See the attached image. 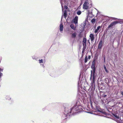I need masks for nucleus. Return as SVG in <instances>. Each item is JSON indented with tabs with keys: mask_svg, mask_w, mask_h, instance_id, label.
Listing matches in <instances>:
<instances>
[{
	"mask_svg": "<svg viewBox=\"0 0 123 123\" xmlns=\"http://www.w3.org/2000/svg\"><path fill=\"white\" fill-rule=\"evenodd\" d=\"M97 60H93L91 66L92 70L91 71L90 79L91 82L89 88L90 90L88 94L90 100V102L88 103H90L91 107L95 112L101 113L106 115H109V114L107 113L104 109L101 108L100 104H98V102L96 100L94 94L96 88L95 81L97 75Z\"/></svg>",
	"mask_w": 123,
	"mask_h": 123,
	"instance_id": "f257e3e1",
	"label": "nucleus"
},
{
	"mask_svg": "<svg viewBox=\"0 0 123 123\" xmlns=\"http://www.w3.org/2000/svg\"><path fill=\"white\" fill-rule=\"evenodd\" d=\"M80 104L79 100L78 99L71 108L70 107V105L67 104L64 105L62 108L64 110L63 114L62 116V119L66 120L68 117L69 118L72 115H74L77 113L84 111L82 106Z\"/></svg>",
	"mask_w": 123,
	"mask_h": 123,
	"instance_id": "f03ea898",
	"label": "nucleus"
},
{
	"mask_svg": "<svg viewBox=\"0 0 123 123\" xmlns=\"http://www.w3.org/2000/svg\"><path fill=\"white\" fill-rule=\"evenodd\" d=\"M84 75L83 73H80V75L79 77L78 78L79 80L78 82V93L79 94V93H81L82 91H83L81 89H82V84H81V82L82 81L83 82V80H84V78H84Z\"/></svg>",
	"mask_w": 123,
	"mask_h": 123,
	"instance_id": "7ed1b4c3",
	"label": "nucleus"
},
{
	"mask_svg": "<svg viewBox=\"0 0 123 123\" xmlns=\"http://www.w3.org/2000/svg\"><path fill=\"white\" fill-rule=\"evenodd\" d=\"M62 69H60L59 70H58L56 71L55 72V73H53L54 72H53L52 73V74H54V75L53 76V75L51 76H52V77H55L56 76H57V74L58 75H59L61 74L62 73Z\"/></svg>",
	"mask_w": 123,
	"mask_h": 123,
	"instance_id": "20e7f679",
	"label": "nucleus"
},
{
	"mask_svg": "<svg viewBox=\"0 0 123 123\" xmlns=\"http://www.w3.org/2000/svg\"><path fill=\"white\" fill-rule=\"evenodd\" d=\"M115 100L113 98L109 97L105 100V103L107 104H108L110 102H114Z\"/></svg>",
	"mask_w": 123,
	"mask_h": 123,
	"instance_id": "39448f33",
	"label": "nucleus"
},
{
	"mask_svg": "<svg viewBox=\"0 0 123 123\" xmlns=\"http://www.w3.org/2000/svg\"><path fill=\"white\" fill-rule=\"evenodd\" d=\"M87 21L86 20L85 21H84L83 23H82L81 24V26L82 27V29L80 30L81 32H82L83 31L85 30V27L86 24V21Z\"/></svg>",
	"mask_w": 123,
	"mask_h": 123,
	"instance_id": "423d86ee",
	"label": "nucleus"
},
{
	"mask_svg": "<svg viewBox=\"0 0 123 123\" xmlns=\"http://www.w3.org/2000/svg\"><path fill=\"white\" fill-rule=\"evenodd\" d=\"M104 43L102 40H101L98 45V49H101L103 46Z\"/></svg>",
	"mask_w": 123,
	"mask_h": 123,
	"instance_id": "0eeeda50",
	"label": "nucleus"
},
{
	"mask_svg": "<svg viewBox=\"0 0 123 123\" xmlns=\"http://www.w3.org/2000/svg\"><path fill=\"white\" fill-rule=\"evenodd\" d=\"M100 94L101 97L103 98H105L107 97V93H105L104 92L100 91Z\"/></svg>",
	"mask_w": 123,
	"mask_h": 123,
	"instance_id": "6e6552de",
	"label": "nucleus"
},
{
	"mask_svg": "<svg viewBox=\"0 0 123 123\" xmlns=\"http://www.w3.org/2000/svg\"><path fill=\"white\" fill-rule=\"evenodd\" d=\"M78 17L76 16L73 19V22L76 25L78 24Z\"/></svg>",
	"mask_w": 123,
	"mask_h": 123,
	"instance_id": "1a4fd4ad",
	"label": "nucleus"
},
{
	"mask_svg": "<svg viewBox=\"0 0 123 123\" xmlns=\"http://www.w3.org/2000/svg\"><path fill=\"white\" fill-rule=\"evenodd\" d=\"M5 97L6 100H8L9 101V102L10 104H11L13 102V100L9 96H6Z\"/></svg>",
	"mask_w": 123,
	"mask_h": 123,
	"instance_id": "9d476101",
	"label": "nucleus"
},
{
	"mask_svg": "<svg viewBox=\"0 0 123 123\" xmlns=\"http://www.w3.org/2000/svg\"><path fill=\"white\" fill-rule=\"evenodd\" d=\"M63 23L61 22L60 23L59 26V30L61 33H62L63 31Z\"/></svg>",
	"mask_w": 123,
	"mask_h": 123,
	"instance_id": "9b49d317",
	"label": "nucleus"
},
{
	"mask_svg": "<svg viewBox=\"0 0 123 123\" xmlns=\"http://www.w3.org/2000/svg\"><path fill=\"white\" fill-rule=\"evenodd\" d=\"M99 88L100 89L102 90H104L106 89V88H108L107 87H106V85L105 84L102 85H99Z\"/></svg>",
	"mask_w": 123,
	"mask_h": 123,
	"instance_id": "f8f14e48",
	"label": "nucleus"
},
{
	"mask_svg": "<svg viewBox=\"0 0 123 123\" xmlns=\"http://www.w3.org/2000/svg\"><path fill=\"white\" fill-rule=\"evenodd\" d=\"M89 37H90V39L92 41H93L94 39V35L91 33L90 34Z\"/></svg>",
	"mask_w": 123,
	"mask_h": 123,
	"instance_id": "ddd939ff",
	"label": "nucleus"
},
{
	"mask_svg": "<svg viewBox=\"0 0 123 123\" xmlns=\"http://www.w3.org/2000/svg\"><path fill=\"white\" fill-rule=\"evenodd\" d=\"M77 34L76 32H74L72 33L71 35V37L72 38L74 39V38L76 37Z\"/></svg>",
	"mask_w": 123,
	"mask_h": 123,
	"instance_id": "4468645a",
	"label": "nucleus"
},
{
	"mask_svg": "<svg viewBox=\"0 0 123 123\" xmlns=\"http://www.w3.org/2000/svg\"><path fill=\"white\" fill-rule=\"evenodd\" d=\"M86 41L87 39L86 37H84L83 38L82 44L85 45L86 44Z\"/></svg>",
	"mask_w": 123,
	"mask_h": 123,
	"instance_id": "2eb2a0df",
	"label": "nucleus"
},
{
	"mask_svg": "<svg viewBox=\"0 0 123 123\" xmlns=\"http://www.w3.org/2000/svg\"><path fill=\"white\" fill-rule=\"evenodd\" d=\"M90 15H92L93 16V17H94V16L92 14V11L91 12H90L89 10H88V13L87 15V17L88 18V17H90V18H92V16H89Z\"/></svg>",
	"mask_w": 123,
	"mask_h": 123,
	"instance_id": "dca6fc26",
	"label": "nucleus"
},
{
	"mask_svg": "<svg viewBox=\"0 0 123 123\" xmlns=\"http://www.w3.org/2000/svg\"><path fill=\"white\" fill-rule=\"evenodd\" d=\"M78 36L79 38L77 40L78 41H79L80 38L83 37L82 33H81V32H80L78 35Z\"/></svg>",
	"mask_w": 123,
	"mask_h": 123,
	"instance_id": "f3484780",
	"label": "nucleus"
},
{
	"mask_svg": "<svg viewBox=\"0 0 123 123\" xmlns=\"http://www.w3.org/2000/svg\"><path fill=\"white\" fill-rule=\"evenodd\" d=\"M63 12L62 14V16H63L64 18H66L67 16V12L65 10L64 12Z\"/></svg>",
	"mask_w": 123,
	"mask_h": 123,
	"instance_id": "a211bd4d",
	"label": "nucleus"
},
{
	"mask_svg": "<svg viewBox=\"0 0 123 123\" xmlns=\"http://www.w3.org/2000/svg\"><path fill=\"white\" fill-rule=\"evenodd\" d=\"M111 114H112V116L116 118L117 119L119 118V116H118L116 113L112 112Z\"/></svg>",
	"mask_w": 123,
	"mask_h": 123,
	"instance_id": "6ab92c4d",
	"label": "nucleus"
},
{
	"mask_svg": "<svg viewBox=\"0 0 123 123\" xmlns=\"http://www.w3.org/2000/svg\"><path fill=\"white\" fill-rule=\"evenodd\" d=\"M104 82L106 83L107 85L109 84L110 82L109 80L107 78H105L104 80Z\"/></svg>",
	"mask_w": 123,
	"mask_h": 123,
	"instance_id": "aec40b11",
	"label": "nucleus"
},
{
	"mask_svg": "<svg viewBox=\"0 0 123 123\" xmlns=\"http://www.w3.org/2000/svg\"><path fill=\"white\" fill-rule=\"evenodd\" d=\"M103 68L105 72L107 73H108L109 71L107 69L105 65H103Z\"/></svg>",
	"mask_w": 123,
	"mask_h": 123,
	"instance_id": "412c9836",
	"label": "nucleus"
},
{
	"mask_svg": "<svg viewBox=\"0 0 123 123\" xmlns=\"http://www.w3.org/2000/svg\"><path fill=\"white\" fill-rule=\"evenodd\" d=\"M89 6H86L85 5L84 6V5H83V9H84L87 10L88 9Z\"/></svg>",
	"mask_w": 123,
	"mask_h": 123,
	"instance_id": "4be33fe9",
	"label": "nucleus"
},
{
	"mask_svg": "<svg viewBox=\"0 0 123 123\" xmlns=\"http://www.w3.org/2000/svg\"><path fill=\"white\" fill-rule=\"evenodd\" d=\"M113 23L112 22L111 23L110 25H109L108 26V28H112L113 26H114V25Z\"/></svg>",
	"mask_w": 123,
	"mask_h": 123,
	"instance_id": "5701e85b",
	"label": "nucleus"
},
{
	"mask_svg": "<svg viewBox=\"0 0 123 123\" xmlns=\"http://www.w3.org/2000/svg\"><path fill=\"white\" fill-rule=\"evenodd\" d=\"M70 27L72 29L75 30L76 29V27L74 26V25L73 24H71L70 25Z\"/></svg>",
	"mask_w": 123,
	"mask_h": 123,
	"instance_id": "b1692460",
	"label": "nucleus"
},
{
	"mask_svg": "<svg viewBox=\"0 0 123 123\" xmlns=\"http://www.w3.org/2000/svg\"><path fill=\"white\" fill-rule=\"evenodd\" d=\"M117 22H118V23H120L121 24H123V19H119Z\"/></svg>",
	"mask_w": 123,
	"mask_h": 123,
	"instance_id": "393cba45",
	"label": "nucleus"
},
{
	"mask_svg": "<svg viewBox=\"0 0 123 123\" xmlns=\"http://www.w3.org/2000/svg\"><path fill=\"white\" fill-rule=\"evenodd\" d=\"M88 60V57L87 55H85V57L84 59V62L86 63Z\"/></svg>",
	"mask_w": 123,
	"mask_h": 123,
	"instance_id": "a878e982",
	"label": "nucleus"
},
{
	"mask_svg": "<svg viewBox=\"0 0 123 123\" xmlns=\"http://www.w3.org/2000/svg\"><path fill=\"white\" fill-rule=\"evenodd\" d=\"M109 28H108V27L106 28L105 30V31H104V33L103 35H105L107 33L108 30H109Z\"/></svg>",
	"mask_w": 123,
	"mask_h": 123,
	"instance_id": "bb28decb",
	"label": "nucleus"
},
{
	"mask_svg": "<svg viewBox=\"0 0 123 123\" xmlns=\"http://www.w3.org/2000/svg\"><path fill=\"white\" fill-rule=\"evenodd\" d=\"M89 4V3L88 1H85L84 2V3L83 5H84V6L85 5L88 6Z\"/></svg>",
	"mask_w": 123,
	"mask_h": 123,
	"instance_id": "cd10ccee",
	"label": "nucleus"
},
{
	"mask_svg": "<svg viewBox=\"0 0 123 123\" xmlns=\"http://www.w3.org/2000/svg\"><path fill=\"white\" fill-rule=\"evenodd\" d=\"M81 12L80 10H78L77 12V13L78 15H80L81 13Z\"/></svg>",
	"mask_w": 123,
	"mask_h": 123,
	"instance_id": "c85d7f7f",
	"label": "nucleus"
},
{
	"mask_svg": "<svg viewBox=\"0 0 123 123\" xmlns=\"http://www.w3.org/2000/svg\"><path fill=\"white\" fill-rule=\"evenodd\" d=\"M83 48L82 49V50H84L85 51V49L86 48V45H83Z\"/></svg>",
	"mask_w": 123,
	"mask_h": 123,
	"instance_id": "c756f323",
	"label": "nucleus"
},
{
	"mask_svg": "<svg viewBox=\"0 0 123 123\" xmlns=\"http://www.w3.org/2000/svg\"><path fill=\"white\" fill-rule=\"evenodd\" d=\"M117 42L118 43L117 46V47H118L120 45V38H118V40L117 41Z\"/></svg>",
	"mask_w": 123,
	"mask_h": 123,
	"instance_id": "7c9ffc66",
	"label": "nucleus"
},
{
	"mask_svg": "<svg viewBox=\"0 0 123 123\" xmlns=\"http://www.w3.org/2000/svg\"><path fill=\"white\" fill-rule=\"evenodd\" d=\"M101 28V26H98L97 27V30H98V31H99L100 30Z\"/></svg>",
	"mask_w": 123,
	"mask_h": 123,
	"instance_id": "2f4dec72",
	"label": "nucleus"
},
{
	"mask_svg": "<svg viewBox=\"0 0 123 123\" xmlns=\"http://www.w3.org/2000/svg\"><path fill=\"white\" fill-rule=\"evenodd\" d=\"M43 60L42 59H39V60L38 61L39 62V63H43Z\"/></svg>",
	"mask_w": 123,
	"mask_h": 123,
	"instance_id": "473e14b6",
	"label": "nucleus"
},
{
	"mask_svg": "<svg viewBox=\"0 0 123 123\" xmlns=\"http://www.w3.org/2000/svg\"><path fill=\"white\" fill-rule=\"evenodd\" d=\"M99 31H98V30H97V29H96L94 31V32L95 33H98Z\"/></svg>",
	"mask_w": 123,
	"mask_h": 123,
	"instance_id": "72a5a7b5",
	"label": "nucleus"
},
{
	"mask_svg": "<svg viewBox=\"0 0 123 123\" xmlns=\"http://www.w3.org/2000/svg\"><path fill=\"white\" fill-rule=\"evenodd\" d=\"M3 74L2 73L0 72V81L1 80V77L3 76Z\"/></svg>",
	"mask_w": 123,
	"mask_h": 123,
	"instance_id": "f704fd0d",
	"label": "nucleus"
},
{
	"mask_svg": "<svg viewBox=\"0 0 123 123\" xmlns=\"http://www.w3.org/2000/svg\"><path fill=\"white\" fill-rule=\"evenodd\" d=\"M116 122L118 123H121L122 122V121L121 120V118H120V120L117 121H116Z\"/></svg>",
	"mask_w": 123,
	"mask_h": 123,
	"instance_id": "c9c22d12",
	"label": "nucleus"
},
{
	"mask_svg": "<svg viewBox=\"0 0 123 123\" xmlns=\"http://www.w3.org/2000/svg\"><path fill=\"white\" fill-rule=\"evenodd\" d=\"M112 22L114 23L113 24L114 25H115L116 24L118 23V22L116 21H114Z\"/></svg>",
	"mask_w": 123,
	"mask_h": 123,
	"instance_id": "e433bc0d",
	"label": "nucleus"
},
{
	"mask_svg": "<svg viewBox=\"0 0 123 123\" xmlns=\"http://www.w3.org/2000/svg\"><path fill=\"white\" fill-rule=\"evenodd\" d=\"M86 112L87 113H90L91 114H93V113L91 111H86Z\"/></svg>",
	"mask_w": 123,
	"mask_h": 123,
	"instance_id": "4c0bfd02",
	"label": "nucleus"
},
{
	"mask_svg": "<svg viewBox=\"0 0 123 123\" xmlns=\"http://www.w3.org/2000/svg\"><path fill=\"white\" fill-rule=\"evenodd\" d=\"M61 6H62V12H63V4L61 2Z\"/></svg>",
	"mask_w": 123,
	"mask_h": 123,
	"instance_id": "58836bf2",
	"label": "nucleus"
},
{
	"mask_svg": "<svg viewBox=\"0 0 123 123\" xmlns=\"http://www.w3.org/2000/svg\"><path fill=\"white\" fill-rule=\"evenodd\" d=\"M4 69V68H0V72L1 73V72H2Z\"/></svg>",
	"mask_w": 123,
	"mask_h": 123,
	"instance_id": "ea45409f",
	"label": "nucleus"
},
{
	"mask_svg": "<svg viewBox=\"0 0 123 123\" xmlns=\"http://www.w3.org/2000/svg\"><path fill=\"white\" fill-rule=\"evenodd\" d=\"M103 57L104 60H105L106 56H105V55H103Z\"/></svg>",
	"mask_w": 123,
	"mask_h": 123,
	"instance_id": "a19ab883",
	"label": "nucleus"
},
{
	"mask_svg": "<svg viewBox=\"0 0 123 123\" xmlns=\"http://www.w3.org/2000/svg\"><path fill=\"white\" fill-rule=\"evenodd\" d=\"M64 9H67L68 8V7L67 6L65 5L64 6Z\"/></svg>",
	"mask_w": 123,
	"mask_h": 123,
	"instance_id": "79ce46f5",
	"label": "nucleus"
},
{
	"mask_svg": "<svg viewBox=\"0 0 123 123\" xmlns=\"http://www.w3.org/2000/svg\"><path fill=\"white\" fill-rule=\"evenodd\" d=\"M120 94L121 95H122L123 96V91H120Z\"/></svg>",
	"mask_w": 123,
	"mask_h": 123,
	"instance_id": "37998d69",
	"label": "nucleus"
},
{
	"mask_svg": "<svg viewBox=\"0 0 123 123\" xmlns=\"http://www.w3.org/2000/svg\"><path fill=\"white\" fill-rule=\"evenodd\" d=\"M106 110H107L109 112H111V113L112 112H111V111L109 110L108 109H107V108H106Z\"/></svg>",
	"mask_w": 123,
	"mask_h": 123,
	"instance_id": "c03bdc74",
	"label": "nucleus"
},
{
	"mask_svg": "<svg viewBox=\"0 0 123 123\" xmlns=\"http://www.w3.org/2000/svg\"><path fill=\"white\" fill-rule=\"evenodd\" d=\"M91 58V56L90 55H89L88 57V59L89 60H90Z\"/></svg>",
	"mask_w": 123,
	"mask_h": 123,
	"instance_id": "a18cd8bd",
	"label": "nucleus"
},
{
	"mask_svg": "<svg viewBox=\"0 0 123 123\" xmlns=\"http://www.w3.org/2000/svg\"><path fill=\"white\" fill-rule=\"evenodd\" d=\"M104 84V83L103 81H102V82H101V83L100 84V85H103V84Z\"/></svg>",
	"mask_w": 123,
	"mask_h": 123,
	"instance_id": "49530a36",
	"label": "nucleus"
},
{
	"mask_svg": "<svg viewBox=\"0 0 123 123\" xmlns=\"http://www.w3.org/2000/svg\"><path fill=\"white\" fill-rule=\"evenodd\" d=\"M85 50H82V54H84V53L85 51Z\"/></svg>",
	"mask_w": 123,
	"mask_h": 123,
	"instance_id": "de8ad7c7",
	"label": "nucleus"
},
{
	"mask_svg": "<svg viewBox=\"0 0 123 123\" xmlns=\"http://www.w3.org/2000/svg\"><path fill=\"white\" fill-rule=\"evenodd\" d=\"M46 55H44L43 56V58H44L45 59V58L46 57Z\"/></svg>",
	"mask_w": 123,
	"mask_h": 123,
	"instance_id": "09e8293b",
	"label": "nucleus"
},
{
	"mask_svg": "<svg viewBox=\"0 0 123 123\" xmlns=\"http://www.w3.org/2000/svg\"><path fill=\"white\" fill-rule=\"evenodd\" d=\"M92 20H94V21L95 22L96 21V19L95 18H94L92 20Z\"/></svg>",
	"mask_w": 123,
	"mask_h": 123,
	"instance_id": "8fccbe9b",
	"label": "nucleus"
},
{
	"mask_svg": "<svg viewBox=\"0 0 123 123\" xmlns=\"http://www.w3.org/2000/svg\"><path fill=\"white\" fill-rule=\"evenodd\" d=\"M62 18H63V17H62V16L61 17V22H62Z\"/></svg>",
	"mask_w": 123,
	"mask_h": 123,
	"instance_id": "3c124183",
	"label": "nucleus"
},
{
	"mask_svg": "<svg viewBox=\"0 0 123 123\" xmlns=\"http://www.w3.org/2000/svg\"><path fill=\"white\" fill-rule=\"evenodd\" d=\"M32 59H35V57L34 56H32Z\"/></svg>",
	"mask_w": 123,
	"mask_h": 123,
	"instance_id": "603ef678",
	"label": "nucleus"
},
{
	"mask_svg": "<svg viewBox=\"0 0 123 123\" xmlns=\"http://www.w3.org/2000/svg\"><path fill=\"white\" fill-rule=\"evenodd\" d=\"M100 17H102V18H103V15H102V14H101V15H100Z\"/></svg>",
	"mask_w": 123,
	"mask_h": 123,
	"instance_id": "864d4df0",
	"label": "nucleus"
},
{
	"mask_svg": "<svg viewBox=\"0 0 123 123\" xmlns=\"http://www.w3.org/2000/svg\"><path fill=\"white\" fill-rule=\"evenodd\" d=\"M82 0H81V3L80 4V5H81L82 4Z\"/></svg>",
	"mask_w": 123,
	"mask_h": 123,
	"instance_id": "5fc2aeb1",
	"label": "nucleus"
},
{
	"mask_svg": "<svg viewBox=\"0 0 123 123\" xmlns=\"http://www.w3.org/2000/svg\"><path fill=\"white\" fill-rule=\"evenodd\" d=\"M45 110V108H43L42 109V110L43 111H44Z\"/></svg>",
	"mask_w": 123,
	"mask_h": 123,
	"instance_id": "6e6d98bb",
	"label": "nucleus"
},
{
	"mask_svg": "<svg viewBox=\"0 0 123 123\" xmlns=\"http://www.w3.org/2000/svg\"><path fill=\"white\" fill-rule=\"evenodd\" d=\"M41 65H42V66L43 67V68L45 67V66H44V65L43 64H42Z\"/></svg>",
	"mask_w": 123,
	"mask_h": 123,
	"instance_id": "4d7b16f0",
	"label": "nucleus"
},
{
	"mask_svg": "<svg viewBox=\"0 0 123 123\" xmlns=\"http://www.w3.org/2000/svg\"><path fill=\"white\" fill-rule=\"evenodd\" d=\"M90 5L91 6V7L92 6V3H91L90 4Z\"/></svg>",
	"mask_w": 123,
	"mask_h": 123,
	"instance_id": "13d9d810",
	"label": "nucleus"
},
{
	"mask_svg": "<svg viewBox=\"0 0 123 123\" xmlns=\"http://www.w3.org/2000/svg\"><path fill=\"white\" fill-rule=\"evenodd\" d=\"M98 13H100V12L98 11V13H97V15L98 14Z\"/></svg>",
	"mask_w": 123,
	"mask_h": 123,
	"instance_id": "bf43d9fd",
	"label": "nucleus"
},
{
	"mask_svg": "<svg viewBox=\"0 0 123 123\" xmlns=\"http://www.w3.org/2000/svg\"><path fill=\"white\" fill-rule=\"evenodd\" d=\"M104 62L105 63L106 62V61L105 60H104Z\"/></svg>",
	"mask_w": 123,
	"mask_h": 123,
	"instance_id": "052dcab7",
	"label": "nucleus"
},
{
	"mask_svg": "<svg viewBox=\"0 0 123 123\" xmlns=\"http://www.w3.org/2000/svg\"><path fill=\"white\" fill-rule=\"evenodd\" d=\"M84 54H82V56H83Z\"/></svg>",
	"mask_w": 123,
	"mask_h": 123,
	"instance_id": "680f3d73",
	"label": "nucleus"
},
{
	"mask_svg": "<svg viewBox=\"0 0 123 123\" xmlns=\"http://www.w3.org/2000/svg\"><path fill=\"white\" fill-rule=\"evenodd\" d=\"M104 17H108V18L109 17H108V16H104Z\"/></svg>",
	"mask_w": 123,
	"mask_h": 123,
	"instance_id": "e2e57ef3",
	"label": "nucleus"
},
{
	"mask_svg": "<svg viewBox=\"0 0 123 123\" xmlns=\"http://www.w3.org/2000/svg\"><path fill=\"white\" fill-rule=\"evenodd\" d=\"M43 61H44H44L45 62V59H43Z\"/></svg>",
	"mask_w": 123,
	"mask_h": 123,
	"instance_id": "0e129e2a",
	"label": "nucleus"
},
{
	"mask_svg": "<svg viewBox=\"0 0 123 123\" xmlns=\"http://www.w3.org/2000/svg\"><path fill=\"white\" fill-rule=\"evenodd\" d=\"M122 83H123V80H122Z\"/></svg>",
	"mask_w": 123,
	"mask_h": 123,
	"instance_id": "69168bd1",
	"label": "nucleus"
},
{
	"mask_svg": "<svg viewBox=\"0 0 123 123\" xmlns=\"http://www.w3.org/2000/svg\"><path fill=\"white\" fill-rule=\"evenodd\" d=\"M88 0H85V1H88Z\"/></svg>",
	"mask_w": 123,
	"mask_h": 123,
	"instance_id": "338daca9",
	"label": "nucleus"
},
{
	"mask_svg": "<svg viewBox=\"0 0 123 123\" xmlns=\"http://www.w3.org/2000/svg\"><path fill=\"white\" fill-rule=\"evenodd\" d=\"M94 115H97L96 114H94Z\"/></svg>",
	"mask_w": 123,
	"mask_h": 123,
	"instance_id": "774afa93",
	"label": "nucleus"
}]
</instances>
